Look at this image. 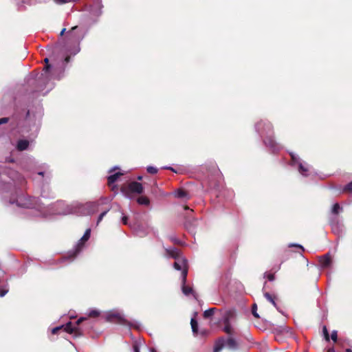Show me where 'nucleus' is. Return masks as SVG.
<instances>
[{
  "mask_svg": "<svg viewBox=\"0 0 352 352\" xmlns=\"http://www.w3.org/2000/svg\"><path fill=\"white\" fill-rule=\"evenodd\" d=\"M167 256L173 258H177L181 256L179 250L176 248H170L166 249Z\"/></svg>",
  "mask_w": 352,
  "mask_h": 352,
  "instance_id": "nucleus-16",
  "label": "nucleus"
},
{
  "mask_svg": "<svg viewBox=\"0 0 352 352\" xmlns=\"http://www.w3.org/2000/svg\"><path fill=\"white\" fill-rule=\"evenodd\" d=\"M91 234V230L87 229L85 232L83 236L81 237V239L78 241L76 245L75 246L74 251L73 252L69 253V257L72 258V260H73L78 254L81 250L82 249L85 243L89 239Z\"/></svg>",
  "mask_w": 352,
  "mask_h": 352,
  "instance_id": "nucleus-9",
  "label": "nucleus"
},
{
  "mask_svg": "<svg viewBox=\"0 0 352 352\" xmlns=\"http://www.w3.org/2000/svg\"><path fill=\"white\" fill-rule=\"evenodd\" d=\"M4 175H7L9 178H10L12 180H19L20 182L21 180H23V178L21 177V176L19 174V173L16 172L14 170L11 169H6L3 168V174H0V180H3V177Z\"/></svg>",
  "mask_w": 352,
  "mask_h": 352,
  "instance_id": "nucleus-11",
  "label": "nucleus"
},
{
  "mask_svg": "<svg viewBox=\"0 0 352 352\" xmlns=\"http://www.w3.org/2000/svg\"><path fill=\"white\" fill-rule=\"evenodd\" d=\"M100 315V311L97 309H91L89 311L88 316L89 317H98Z\"/></svg>",
  "mask_w": 352,
  "mask_h": 352,
  "instance_id": "nucleus-27",
  "label": "nucleus"
},
{
  "mask_svg": "<svg viewBox=\"0 0 352 352\" xmlns=\"http://www.w3.org/2000/svg\"><path fill=\"white\" fill-rule=\"evenodd\" d=\"M267 279L270 280V281H273L274 280V274H268L267 276Z\"/></svg>",
  "mask_w": 352,
  "mask_h": 352,
  "instance_id": "nucleus-41",
  "label": "nucleus"
},
{
  "mask_svg": "<svg viewBox=\"0 0 352 352\" xmlns=\"http://www.w3.org/2000/svg\"><path fill=\"white\" fill-rule=\"evenodd\" d=\"M109 200L107 198H101L94 202H88L85 204L75 203L67 206V208L63 210H57L56 214H67L70 213H80L81 214H92L99 210L100 206L107 204Z\"/></svg>",
  "mask_w": 352,
  "mask_h": 352,
  "instance_id": "nucleus-2",
  "label": "nucleus"
},
{
  "mask_svg": "<svg viewBox=\"0 0 352 352\" xmlns=\"http://www.w3.org/2000/svg\"><path fill=\"white\" fill-rule=\"evenodd\" d=\"M133 351L134 352H140V347H139V345L137 344V343H135L133 344Z\"/></svg>",
  "mask_w": 352,
  "mask_h": 352,
  "instance_id": "nucleus-38",
  "label": "nucleus"
},
{
  "mask_svg": "<svg viewBox=\"0 0 352 352\" xmlns=\"http://www.w3.org/2000/svg\"><path fill=\"white\" fill-rule=\"evenodd\" d=\"M56 204L58 206H62L64 205V203L63 201H58Z\"/></svg>",
  "mask_w": 352,
  "mask_h": 352,
  "instance_id": "nucleus-43",
  "label": "nucleus"
},
{
  "mask_svg": "<svg viewBox=\"0 0 352 352\" xmlns=\"http://www.w3.org/2000/svg\"><path fill=\"white\" fill-rule=\"evenodd\" d=\"M190 324H191V328H192V332L194 333H197V329H198V323H197V320L194 318H192L191 321H190Z\"/></svg>",
  "mask_w": 352,
  "mask_h": 352,
  "instance_id": "nucleus-23",
  "label": "nucleus"
},
{
  "mask_svg": "<svg viewBox=\"0 0 352 352\" xmlns=\"http://www.w3.org/2000/svg\"><path fill=\"white\" fill-rule=\"evenodd\" d=\"M173 267L176 270L182 271V282L185 283L188 274V263L186 258L182 255L175 258Z\"/></svg>",
  "mask_w": 352,
  "mask_h": 352,
  "instance_id": "nucleus-7",
  "label": "nucleus"
},
{
  "mask_svg": "<svg viewBox=\"0 0 352 352\" xmlns=\"http://www.w3.org/2000/svg\"><path fill=\"white\" fill-rule=\"evenodd\" d=\"M264 296L268 301H270L274 305V307L277 308V304L276 303V302L274 301V300L273 299V298L269 293H267V292L265 293Z\"/></svg>",
  "mask_w": 352,
  "mask_h": 352,
  "instance_id": "nucleus-25",
  "label": "nucleus"
},
{
  "mask_svg": "<svg viewBox=\"0 0 352 352\" xmlns=\"http://www.w3.org/2000/svg\"><path fill=\"white\" fill-rule=\"evenodd\" d=\"M86 320V318L81 317L76 322L75 326H72V323L71 322H67L65 325H60L58 327H56L52 329V334H57L59 331L63 329L65 331L69 333H75L76 336H80L82 334V331L78 325L84 320Z\"/></svg>",
  "mask_w": 352,
  "mask_h": 352,
  "instance_id": "nucleus-5",
  "label": "nucleus"
},
{
  "mask_svg": "<svg viewBox=\"0 0 352 352\" xmlns=\"http://www.w3.org/2000/svg\"><path fill=\"white\" fill-rule=\"evenodd\" d=\"M256 309H257L256 305L254 304L252 306V314L255 318H259V316L256 312Z\"/></svg>",
  "mask_w": 352,
  "mask_h": 352,
  "instance_id": "nucleus-36",
  "label": "nucleus"
},
{
  "mask_svg": "<svg viewBox=\"0 0 352 352\" xmlns=\"http://www.w3.org/2000/svg\"><path fill=\"white\" fill-rule=\"evenodd\" d=\"M346 352H352V351H351V349H347L346 350Z\"/></svg>",
  "mask_w": 352,
  "mask_h": 352,
  "instance_id": "nucleus-48",
  "label": "nucleus"
},
{
  "mask_svg": "<svg viewBox=\"0 0 352 352\" xmlns=\"http://www.w3.org/2000/svg\"><path fill=\"white\" fill-rule=\"evenodd\" d=\"M133 228L135 234L140 237L145 236L149 231V227L142 224L134 225Z\"/></svg>",
  "mask_w": 352,
  "mask_h": 352,
  "instance_id": "nucleus-12",
  "label": "nucleus"
},
{
  "mask_svg": "<svg viewBox=\"0 0 352 352\" xmlns=\"http://www.w3.org/2000/svg\"><path fill=\"white\" fill-rule=\"evenodd\" d=\"M138 180H142V176L140 175L138 177Z\"/></svg>",
  "mask_w": 352,
  "mask_h": 352,
  "instance_id": "nucleus-47",
  "label": "nucleus"
},
{
  "mask_svg": "<svg viewBox=\"0 0 352 352\" xmlns=\"http://www.w3.org/2000/svg\"><path fill=\"white\" fill-rule=\"evenodd\" d=\"M122 221L123 224L127 225L128 224V217L126 216H123L122 218Z\"/></svg>",
  "mask_w": 352,
  "mask_h": 352,
  "instance_id": "nucleus-40",
  "label": "nucleus"
},
{
  "mask_svg": "<svg viewBox=\"0 0 352 352\" xmlns=\"http://www.w3.org/2000/svg\"><path fill=\"white\" fill-rule=\"evenodd\" d=\"M276 309H278V312H280V309H278V307H277Z\"/></svg>",
  "mask_w": 352,
  "mask_h": 352,
  "instance_id": "nucleus-52",
  "label": "nucleus"
},
{
  "mask_svg": "<svg viewBox=\"0 0 352 352\" xmlns=\"http://www.w3.org/2000/svg\"><path fill=\"white\" fill-rule=\"evenodd\" d=\"M175 197L177 198H187V192L182 189H179L174 192Z\"/></svg>",
  "mask_w": 352,
  "mask_h": 352,
  "instance_id": "nucleus-20",
  "label": "nucleus"
},
{
  "mask_svg": "<svg viewBox=\"0 0 352 352\" xmlns=\"http://www.w3.org/2000/svg\"><path fill=\"white\" fill-rule=\"evenodd\" d=\"M8 291H9V289H8V287L7 285L1 288L0 289V297H3L4 296H6L8 294Z\"/></svg>",
  "mask_w": 352,
  "mask_h": 352,
  "instance_id": "nucleus-29",
  "label": "nucleus"
},
{
  "mask_svg": "<svg viewBox=\"0 0 352 352\" xmlns=\"http://www.w3.org/2000/svg\"><path fill=\"white\" fill-rule=\"evenodd\" d=\"M292 162L294 164H296L298 166L299 173L303 176H307L309 172V166L307 164L302 163L299 157L294 153H291Z\"/></svg>",
  "mask_w": 352,
  "mask_h": 352,
  "instance_id": "nucleus-10",
  "label": "nucleus"
},
{
  "mask_svg": "<svg viewBox=\"0 0 352 352\" xmlns=\"http://www.w3.org/2000/svg\"><path fill=\"white\" fill-rule=\"evenodd\" d=\"M342 210V208L339 205V204L336 203V204H333L332 209H331V212L333 214H337L339 212H340Z\"/></svg>",
  "mask_w": 352,
  "mask_h": 352,
  "instance_id": "nucleus-22",
  "label": "nucleus"
},
{
  "mask_svg": "<svg viewBox=\"0 0 352 352\" xmlns=\"http://www.w3.org/2000/svg\"><path fill=\"white\" fill-rule=\"evenodd\" d=\"M105 320L111 322L125 324L126 320L124 315L118 310H111L105 314Z\"/></svg>",
  "mask_w": 352,
  "mask_h": 352,
  "instance_id": "nucleus-8",
  "label": "nucleus"
},
{
  "mask_svg": "<svg viewBox=\"0 0 352 352\" xmlns=\"http://www.w3.org/2000/svg\"><path fill=\"white\" fill-rule=\"evenodd\" d=\"M122 173H116L114 174H112L108 177V182L109 184H113L118 177L122 175Z\"/></svg>",
  "mask_w": 352,
  "mask_h": 352,
  "instance_id": "nucleus-19",
  "label": "nucleus"
},
{
  "mask_svg": "<svg viewBox=\"0 0 352 352\" xmlns=\"http://www.w3.org/2000/svg\"><path fill=\"white\" fill-rule=\"evenodd\" d=\"M29 141L26 140H20L18 141L16 144V148L19 151H24L26 150L29 146Z\"/></svg>",
  "mask_w": 352,
  "mask_h": 352,
  "instance_id": "nucleus-17",
  "label": "nucleus"
},
{
  "mask_svg": "<svg viewBox=\"0 0 352 352\" xmlns=\"http://www.w3.org/2000/svg\"><path fill=\"white\" fill-rule=\"evenodd\" d=\"M226 326L224 327V331L228 334H231L232 332V327L230 324L228 323V320L226 321Z\"/></svg>",
  "mask_w": 352,
  "mask_h": 352,
  "instance_id": "nucleus-28",
  "label": "nucleus"
},
{
  "mask_svg": "<svg viewBox=\"0 0 352 352\" xmlns=\"http://www.w3.org/2000/svg\"><path fill=\"white\" fill-rule=\"evenodd\" d=\"M215 310H216L215 308H210V309L206 310L204 312V316L205 318H210V316H212L214 314Z\"/></svg>",
  "mask_w": 352,
  "mask_h": 352,
  "instance_id": "nucleus-24",
  "label": "nucleus"
},
{
  "mask_svg": "<svg viewBox=\"0 0 352 352\" xmlns=\"http://www.w3.org/2000/svg\"><path fill=\"white\" fill-rule=\"evenodd\" d=\"M322 331H323V334L326 340H327V341L329 340V333H328L327 329L325 326L323 327Z\"/></svg>",
  "mask_w": 352,
  "mask_h": 352,
  "instance_id": "nucleus-32",
  "label": "nucleus"
},
{
  "mask_svg": "<svg viewBox=\"0 0 352 352\" xmlns=\"http://www.w3.org/2000/svg\"><path fill=\"white\" fill-rule=\"evenodd\" d=\"M164 168H165V169L171 170L174 171L173 168H171V167H169V166H165V167H164Z\"/></svg>",
  "mask_w": 352,
  "mask_h": 352,
  "instance_id": "nucleus-45",
  "label": "nucleus"
},
{
  "mask_svg": "<svg viewBox=\"0 0 352 352\" xmlns=\"http://www.w3.org/2000/svg\"><path fill=\"white\" fill-rule=\"evenodd\" d=\"M109 210H110V208H108L101 212V214L98 217V219L97 221V225H98V223L102 220L103 217L107 214V212Z\"/></svg>",
  "mask_w": 352,
  "mask_h": 352,
  "instance_id": "nucleus-26",
  "label": "nucleus"
},
{
  "mask_svg": "<svg viewBox=\"0 0 352 352\" xmlns=\"http://www.w3.org/2000/svg\"><path fill=\"white\" fill-rule=\"evenodd\" d=\"M38 175H41V176H44V175H46V177L47 178H50V172L48 171V170H44V171H40L38 173Z\"/></svg>",
  "mask_w": 352,
  "mask_h": 352,
  "instance_id": "nucleus-34",
  "label": "nucleus"
},
{
  "mask_svg": "<svg viewBox=\"0 0 352 352\" xmlns=\"http://www.w3.org/2000/svg\"><path fill=\"white\" fill-rule=\"evenodd\" d=\"M150 352H155V350L154 349H151Z\"/></svg>",
  "mask_w": 352,
  "mask_h": 352,
  "instance_id": "nucleus-49",
  "label": "nucleus"
},
{
  "mask_svg": "<svg viewBox=\"0 0 352 352\" xmlns=\"http://www.w3.org/2000/svg\"><path fill=\"white\" fill-rule=\"evenodd\" d=\"M8 122V118H0V125L2 124H6Z\"/></svg>",
  "mask_w": 352,
  "mask_h": 352,
  "instance_id": "nucleus-39",
  "label": "nucleus"
},
{
  "mask_svg": "<svg viewBox=\"0 0 352 352\" xmlns=\"http://www.w3.org/2000/svg\"><path fill=\"white\" fill-rule=\"evenodd\" d=\"M146 170L151 174H155L157 173V168L152 166H147Z\"/></svg>",
  "mask_w": 352,
  "mask_h": 352,
  "instance_id": "nucleus-30",
  "label": "nucleus"
},
{
  "mask_svg": "<svg viewBox=\"0 0 352 352\" xmlns=\"http://www.w3.org/2000/svg\"><path fill=\"white\" fill-rule=\"evenodd\" d=\"M223 347H227L230 350H236L237 343L232 338H229L227 340L220 338L215 344L214 352H220Z\"/></svg>",
  "mask_w": 352,
  "mask_h": 352,
  "instance_id": "nucleus-6",
  "label": "nucleus"
},
{
  "mask_svg": "<svg viewBox=\"0 0 352 352\" xmlns=\"http://www.w3.org/2000/svg\"><path fill=\"white\" fill-rule=\"evenodd\" d=\"M118 168L117 166H115L113 169Z\"/></svg>",
  "mask_w": 352,
  "mask_h": 352,
  "instance_id": "nucleus-51",
  "label": "nucleus"
},
{
  "mask_svg": "<svg viewBox=\"0 0 352 352\" xmlns=\"http://www.w3.org/2000/svg\"><path fill=\"white\" fill-rule=\"evenodd\" d=\"M128 190L132 192L141 194L143 192L142 184L137 182H132L128 185Z\"/></svg>",
  "mask_w": 352,
  "mask_h": 352,
  "instance_id": "nucleus-14",
  "label": "nucleus"
},
{
  "mask_svg": "<svg viewBox=\"0 0 352 352\" xmlns=\"http://www.w3.org/2000/svg\"><path fill=\"white\" fill-rule=\"evenodd\" d=\"M138 203L140 205L148 206L150 203L149 199L146 197H140L138 200Z\"/></svg>",
  "mask_w": 352,
  "mask_h": 352,
  "instance_id": "nucleus-21",
  "label": "nucleus"
},
{
  "mask_svg": "<svg viewBox=\"0 0 352 352\" xmlns=\"http://www.w3.org/2000/svg\"><path fill=\"white\" fill-rule=\"evenodd\" d=\"M65 30H66V29H65V28L63 29V30H62V31H61V32H60V36H63V35L64 34V33H65Z\"/></svg>",
  "mask_w": 352,
  "mask_h": 352,
  "instance_id": "nucleus-44",
  "label": "nucleus"
},
{
  "mask_svg": "<svg viewBox=\"0 0 352 352\" xmlns=\"http://www.w3.org/2000/svg\"><path fill=\"white\" fill-rule=\"evenodd\" d=\"M343 190L344 191L352 192V182L346 184Z\"/></svg>",
  "mask_w": 352,
  "mask_h": 352,
  "instance_id": "nucleus-35",
  "label": "nucleus"
},
{
  "mask_svg": "<svg viewBox=\"0 0 352 352\" xmlns=\"http://www.w3.org/2000/svg\"><path fill=\"white\" fill-rule=\"evenodd\" d=\"M184 209H185V210H189V208H188V206H185V207H184Z\"/></svg>",
  "mask_w": 352,
  "mask_h": 352,
  "instance_id": "nucleus-50",
  "label": "nucleus"
},
{
  "mask_svg": "<svg viewBox=\"0 0 352 352\" xmlns=\"http://www.w3.org/2000/svg\"><path fill=\"white\" fill-rule=\"evenodd\" d=\"M331 338L333 341L334 342H336L337 341V338H338V333H337V331L336 330H333L332 332H331Z\"/></svg>",
  "mask_w": 352,
  "mask_h": 352,
  "instance_id": "nucleus-33",
  "label": "nucleus"
},
{
  "mask_svg": "<svg viewBox=\"0 0 352 352\" xmlns=\"http://www.w3.org/2000/svg\"><path fill=\"white\" fill-rule=\"evenodd\" d=\"M332 230L336 234H340L342 230V225L339 223L337 219H333L330 221Z\"/></svg>",
  "mask_w": 352,
  "mask_h": 352,
  "instance_id": "nucleus-15",
  "label": "nucleus"
},
{
  "mask_svg": "<svg viewBox=\"0 0 352 352\" xmlns=\"http://www.w3.org/2000/svg\"><path fill=\"white\" fill-rule=\"evenodd\" d=\"M276 309H278V312H280V309H278V307H277Z\"/></svg>",
  "mask_w": 352,
  "mask_h": 352,
  "instance_id": "nucleus-53",
  "label": "nucleus"
},
{
  "mask_svg": "<svg viewBox=\"0 0 352 352\" xmlns=\"http://www.w3.org/2000/svg\"><path fill=\"white\" fill-rule=\"evenodd\" d=\"M320 266L322 269L329 268L332 265V260L330 257V254H326L325 255L320 257L319 258Z\"/></svg>",
  "mask_w": 352,
  "mask_h": 352,
  "instance_id": "nucleus-13",
  "label": "nucleus"
},
{
  "mask_svg": "<svg viewBox=\"0 0 352 352\" xmlns=\"http://www.w3.org/2000/svg\"><path fill=\"white\" fill-rule=\"evenodd\" d=\"M256 130L261 135H267V137L264 139V143L266 146H269L273 151L278 149L276 143L271 136L272 133V124L267 121H261L256 124Z\"/></svg>",
  "mask_w": 352,
  "mask_h": 352,
  "instance_id": "nucleus-4",
  "label": "nucleus"
},
{
  "mask_svg": "<svg viewBox=\"0 0 352 352\" xmlns=\"http://www.w3.org/2000/svg\"><path fill=\"white\" fill-rule=\"evenodd\" d=\"M10 204H16L19 207L25 208H35L41 211L43 208L40 200L36 198H30L23 194L17 195L15 198H10L9 200ZM42 205L44 204L42 203Z\"/></svg>",
  "mask_w": 352,
  "mask_h": 352,
  "instance_id": "nucleus-3",
  "label": "nucleus"
},
{
  "mask_svg": "<svg viewBox=\"0 0 352 352\" xmlns=\"http://www.w3.org/2000/svg\"><path fill=\"white\" fill-rule=\"evenodd\" d=\"M328 352H336L335 350L333 349H329L328 350Z\"/></svg>",
  "mask_w": 352,
  "mask_h": 352,
  "instance_id": "nucleus-46",
  "label": "nucleus"
},
{
  "mask_svg": "<svg viewBox=\"0 0 352 352\" xmlns=\"http://www.w3.org/2000/svg\"><path fill=\"white\" fill-rule=\"evenodd\" d=\"M123 193H124V195L126 197H129L130 198L129 195H128L127 192L125 191V190H122Z\"/></svg>",
  "mask_w": 352,
  "mask_h": 352,
  "instance_id": "nucleus-42",
  "label": "nucleus"
},
{
  "mask_svg": "<svg viewBox=\"0 0 352 352\" xmlns=\"http://www.w3.org/2000/svg\"><path fill=\"white\" fill-rule=\"evenodd\" d=\"M78 30V26H74L68 32L70 39L69 42L63 46L59 47L58 50L61 53V58L60 60L53 58V63L49 64V58H45L44 62L46 63L45 67L43 68V72L37 75L35 78H31L29 80L36 81L38 85V91H43L48 85L50 82L54 79H60V76L56 75L58 72H63L64 70L65 65L69 61L70 55H76L80 50V42L82 38L80 35H76V31Z\"/></svg>",
  "mask_w": 352,
  "mask_h": 352,
  "instance_id": "nucleus-1",
  "label": "nucleus"
},
{
  "mask_svg": "<svg viewBox=\"0 0 352 352\" xmlns=\"http://www.w3.org/2000/svg\"><path fill=\"white\" fill-rule=\"evenodd\" d=\"M185 284H186V283H184L182 282V292L184 293V294L186 295V296H188V295H190L191 294L194 295L192 289L190 287L186 286Z\"/></svg>",
  "mask_w": 352,
  "mask_h": 352,
  "instance_id": "nucleus-18",
  "label": "nucleus"
},
{
  "mask_svg": "<svg viewBox=\"0 0 352 352\" xmlns=\"http://www.w3.org/2000/svg\"><path fill=\"white\" fill-rule=\"evenodd\" d=\"M288 247L289 248H292V247H295V248H299L302 252H303L305 250L304 248L300 245V244H298V243H289L288 245Z\"/></svg>",
  "mask_w": 352,
  "mask_h": 352,
  "instance_id": "nucleus-31",
  "label": "nucleus"
},
{
  "mask_svg": "<svg viewBox=\"0 0 352 352\" xmlns=\"http://www.w3.org/2000/svg\"><path fill=\"white\" fill-rule=\"evenodd\" d=\"M54 1L57 4H64V3H69L70 2L69 0H54Z\"/></svg>",
  "mask_w": 352,
  "mask_h": 352,
  "instance_id": "nucleus-37",
  "label": "nucleus"
}]
</instances>
